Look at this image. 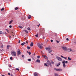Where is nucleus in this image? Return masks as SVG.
I'll return each instance as SVG.
<instances>
[{
	"label": "nucleus",
	"instance_id": "1",
	"mask_svg": "<svg viewBox=\"0 0 76 76\" xmlns=\"http://www.w3.org/2000/svg\"><path fill=\"white\" fill-rule=\"evenodd\" d=\"M11 53L13 56H16V52L15 51H12L11 52Z\"/></svg>",
	"mask_w": 76,
	"mask_h": 76
},
{
	"label": "nucleus",
	"instance_id": "2",
	"mask_svg": "<svg viewBox=\"0 0 76 76\" xmlns=\"http://www.w3.org/2000/svg\"><path fill=\"white\" fill-rule=\"evenodd\" d=\"M56 59H57V60H58V61H62V59L61 58H60L59 57L56 56Z\"/></svg>",
	"mask_w": 76,
	"mask_h": 76
},
{
	"label": "nucleus",
	"instance_id": "3",
	"mask_svg": "<svg viewBox=\"0 0 76 76\" xmlns=\"http://www.w3.org/2000/svg\"><path fill=\"white\" fill-rule=\"evenodd\" d=\"M62 48L64 50V51H67V48L66 47H62Z\"/></svg>",
	"mask_w": 76,
	"mask_h": 76
},
{
	"label": "nucleus",
	"instance_id": "4",
	"mask_svg": "<svg viewBox=\"0 0 76 76\" xmlns=\"http://www.w3.org/2000/svg\"><path fill=\"white\" fill-rule=\"evenodd\" d=\"M54 70H56V71H58V72H61V71H62V69H57L55 68Z\"/></svg>",
	"mask_w": 76,
	"mask_h": 76
},
{
	"label": "nucleus",
	"instance_id": "5",
	"mask_svg": "<svg viewBox=\"0 0 76 76\" xmlns=\"http://www.w3.org/2000/svg\"><path fill=\"white\" fill-rule=\"evenodd\" d=\"M37 45L38 46V47L40 48H43V47L42 46V45H41V44H40V43H38L37 44Z\"/></svg>",
	"mask_w": 76,
	"mask_h": 76
},
{
	"label": "nucleus",
	"instance_id": "6",
	"mask_svg": "<svg viewBox=\"0 0 76 76\" xmlns=\"http://www.w3.org/2000/svg\"><path fill=\"white\" fill-rule=\"evenodd\" d=\"M47 61V64H48L49 65H50V67H51L52 66V65H51V62H50V61H49V60H48Z\"/></svg>",
	"mask_w": 76,
	"mask_h": 76
},
{
	"label": "nucleus",
	"instance_id": "7",
	"mask_svg": "<svg viewBox=\"0 0 76 76\" xmlns=\"http://www.w3.org/2000/svg\"><path fill=\"white\" fill-rule=\"evenodd\" d=\"M62 63H63V67L64 68L66 67V65H65V61H62Z\"/></svg>",
	"mask_w": 76,
	"mask_h": 76
},
{
	"label": "nucleus",
	"instance_id": "8",
	"mask_svg": "<svg viewBox=\"0 0 76 76\" xmlns=\"http://www.w3.org/2000/svg\"><path fill=\"white\" fill-rule=\"evenodd\" d=\"M48 53H51L52 52V50H51V47H50L49 49L48 50Z\"/></svg>",
	"mask_w": 76,
	"mask_h": 76
},
{
	"label": "nucleus",
	"instance_id": "9",
	"mask_svg": "<svg viewBox=\"0 0 76 76\" xmlns=\"http://www.w3.org/2000/svg\"><path fill=\"white\" fill-rule=\"evenodd\" d=\"M20 54V51L19 50V49H18V55H19Z\"/></svg>",
	"mask_w": 76,
	"mask_h": 76
},
{
	"label": "nucleus",
	"instance_id": "10",
	"mask_svg": "<svg viewBox=\"0 0 76 76\" xmlns=\"http://www.w3.org/2000/svg\"><path fill=\"white\" fill-rule=\"evenodd\" d=\"M34 76H38V74L35 72L34 73Z\"/></svg>",
	"mask_w": 76,
	"mask_h": 76
},
{
	"label": "nucleus",
	"instance_id": "11",
	"mask_svg": "<svg viewBox=\"0 0 76 76\" xmlns=\"http://www.w3.org/2000/svg\"><path fill=\"white\" fill-rule=\"evenodd\" d=\"M68 51H70V52L72 51V52H73V51L71 49H68Z\"/></svg>",
	"mask_w": 76,
	"mask_h": 76
},
{
	"label": "nucleus",
	"instance_id": "12",
	"mask_svg": "<svg viewBox=\"0 0 76 76\" xmlns=\"http://www.w3.org/2000/svg\"><path fill=\"white\" fill-rule=\"evenodd\" d=\"M12 22H13V20H11L10 21L9 23V24H11V23H12Z\"/></svg>",
	"mask_w": 76,
	"mask_h": 76
},
{
	"label": "nucleus",
	"instance_id": "13",
	"mask_svg": "<svg viewBox=\"0 0 76 76\" xmlns=\"http://www.w3.org/2000/svg\"><path fill=\"white\" fill-rule=\"evenodd\" d=\"M44 57L46 59H48V57H47V56H46L45 55H44Z\"/></svg>",
	"mask_w": 76,
	"mask_h": 76
},
{
	"label": "nucleus",
	"instance_id": "14",
	"mask_svg": "<svg viewBox=\"0 0 76 76\" xmlns=\"http://www.w3.org/2000/svg\"><path fill=\"white\" fill-rule=\"evenodd\" d=\"M37 62H38V63H40V60L39 59H38L36 61Z\"/></svg>",
	"mask_w": 76,
	"mask_h": 76
},
{
	"label": "nucleus",
	"instance_id": "15",
	"mask_svg": "<svg viewBox=\"0 0 76 76\" xmlns=\"http://www.w3.org/2000/svg\"><path fill=\"white\" fill-rule=\"evenodd\" d=\"M31 15H30L28 16V19H31Z\"/></svg>",
	"mask_w": 76,
	"mask_h": 76
},
{
	"label": "nucleus",
	"instance_id": "16",
	"mask_svg": "<svg viewBox=\"0 0 76 76\" xmlns=\"http://www.w3.org/2000/svg\"><path fill=\"white\" fill-rule=\"evenodd\" d=\"M33 45V42H32L30 44L31 47H32V46Z\"/></svg>",
	"mask_w": 76,
	"mask_h": 76
},
{
	"label": "nucleus",
	"instance_id": "17",
	"mask_svg": "<svg viewBox=\"0 0 76 76\" xmlns=\"http://www.w3.org/2000/svg\"><path fill=\"white\" fill-rule=\"evenodd\" d=\"M27 48L28 50H29V49H30V48H31V47H29V46H27Z\"/></svg>",
	"mask_w": 76,
	"mask_h": 76
},
{
	"label": "nucleus",
	"instance_id": "18",
	"mask_svg": "<svg viewBox=\"0 0 76 76\" xmlns=\"http://www.w3.org/2000/svg\"><path fill=\"white\" fill-rule=\"evenodd\" d=\"M18 27H19L20 28H21V29L23 28V27H22V26H19Z\"/></svg>",
	"mask_w": 76,
	"mask_h": 76
},
{
	"label": "nucleus",
	"instance_id": "19",
	"mask_svg": "<svg viewBox=\"0 0 76 76\" xmlns=\"http://www.w3.org/2000/svg\"><path fill=\"white\" fill-rule=\"evenodd\" d=\"M54 75H55V76H58V74H57L56 73H55L54 74Z\"/></svg>",
	"mask_w": 76,
	"mask_h": 76
},
{
	"label": "nucleus",
	"instance_id": "20",
	"mask_svg": "<svg viewBox=\"0 0 76 76\" xmlns=\"http://www.w3.org/2000/svg\"><path fill=\"white\" fill-rule=\"evenodd\" d=\"M50 48V47H49V48H45L46 50H48Z\"/></svg>",
	"mask_w": 76,
	"mask_h": 76
},
{
	"label": "nucleus",
	"instance_id": "21",
	"mask_svg": "<svg viewBox=\"0 0 76 76\" xmlns=\"http://www.w3.org/2000/svg\"><path fill=\"white\" fill-rule=\"evenodd\" d=\"M70 58V57H69L68 58V60H72V58Z\"/></svg>",
	"mask_w": 76,
	"mask_h": 76
},
{
	"label": "nucleus",
	"instance_id": "22",
	"mask_svg": "<svg viewBox=\"0 0 76 76\" xmlns=\"http://www.w3.org/2000/svg\"><path fill=\"white\" fill-rule=\"evenodd\" d=\"M1 11H3V10H4V8H2L1 10Z\"/></svg>",
	"mask_w": 76,
	"mask_h": 76
},
{
	"label": "nucleus",
	"instance_id": "23",
	"mask_svg": "<svg viewBox=\"0 0 76 76\" xmlns=\"http://www.w3.org/2000/svg\"><path fill=\"white\" fill-rule=\"evenodd\" d=\"M18 7H16L15 8V10H18Z\"/></svg>",
	"mask_w": 76,
	"mask_h": 76
},
{
	"label": "nucleus",
	"instance_id": "24",
	"mask_svg": "<svg viewBox=\"0 0 76 76\" xmlns=\"http://www.w3.org/2000/svg\"><path fill=\"white\" fill-rule=\"evenodd\" d=\"M60 63L58 64V65H57V66H58H58H60Z\"/></svg>",
	"mask_w": 76,
	"mask_h": 76
},
{
	"label": "nucleus",
	"instance_id": "25",
	"mask_svg": "<svg viewBox=\"0 0 76 76\" xmlns=\"http://www.w3.org/2000/svg\"><path fill=\"white\" fill-rule=\"evenodd\" d=\"M16 70H18V71H19V70H20L18 68H16Z\"/></svg>",
	"mask_w": 76,
	"mask_h": 76
},
{
	"label": "nucleus",
	"instance_id": "26",
	"mask_svg": "<svg viewBox=\"0 0 76 76\" xmlns=\"http://www.w3.org/2000/svg\"><path fill=\"white\" fill-rule=\"evenodd\" d=\"M28 61H31V59H28Z\"/></svg>",
	"mask_w": 76,
	"mask_h": 76
},
{
	"label": "nucleus",
	"instance_id": "27",
	"mask_svg": "<svg viewBox=\"0 0 76 76\" xmlns=\"http://www.w3.org/2000/svg\"><path fill=\"white\" fill-rule=\"evenodd\" d=\"M28 29V31H30V30H31V29H30V28H29V27H28L27 28Z\"/></svg>",
	"mask_w": 76,
	"mask_h": 76
},
{
	"label": "nucleus",
	"instance_id": "28",
	"mask_svg": "<svg viewBox=\"0 0 76 76\" xmlns=\"http://www.w3.org/2000/svg\"><path fill=\"white\" fill-rule=\"evenodd\" d=\"M31 53L30 52H28V54L29 55H31Z\"/></svg>",
	"mask_w": 76,
	"mask_h": 76
},
{
	"label": "nucleus",
	"instance_id": "29",
	"mask_svg": "<svg viewBox=\"0 0 76 76\" xmlns=\"http://www.w3.org/2000/svg\"><path fill=\"white\" fill-rule=\"evenodd\" d=\"M45 66H48V65H47V64H45Z\"/></svg>",
	"mask_w": 76,
	"mask_h": 76
},
{
	"label": "nucleus",
	"instance_id": "30",
	"mask_svg": "<svg viewBox=\"0 0 76 76\" xmlns=\"http://www.w3.org/2000/svg\"><path fill=\"white\" fill-rule=\"evenodd\" d=\"M2 33H3V32H2V31H0V34H2Z\"/></svg>",
	"mask_w": 76,
	"mask_h": 76
},
{
	"label": "nucleus",
	"instance_id": "31",
	"mask_svg": "<svg viewBox=\"0 0 76 76\" xmlns=\"http://www.w3.org/2000/svg\"><path fill=\"white\" fill-rule=\"evenodd\" d=\"M24 31H25V32H26V33H28V31H26V30H25Z\"/></svg>",
	"mask_w": 76,
	"mask_h": 76
},
{
	"label": "nucleus",
	"instance_id": "32",
	"mask_svg": "<svg viewBox=\"0 0 76 76\" xmlns=\"http://www.w3.org/2000/svg\"><path fill=\"white\" fill-rule=\"evenodd\" d=\"M56 42H57V43H59V41L57 40H56Z\"/></svg>",
	"mask_w": 76,
	"mask_h": 76
},
{
	"label": "nucleus",
	"instance_id": "33",
	"mask_svg": "<svg viewBox=\"0 0 76 76\" xmlns=\"http://www.w3.org/2000/svg\"><path fill=\"white\" fill-rule=\"evenodd\" d=\"M37 57L38 58H40V56H37Z\"/></svg>",
	"mask_w": 76,
	"mask_h": 76
},
{
	"label": "nucleus",
	"instance_id": "34",
	"mask_svg": "<svg viewBox=\"0 0 76 76\" xmlns=\"http://www.w3.org/2000/svg\"><path fill=\"white\" fill-rule=\"evenodd\" d=\"M24 45V44H23V43H22L21 44V45H22V46H23Z\"/></svg>",
	"mask_w": 76,
	"mask_h": 76
},
{
	"label": "nucleus",
	"instance_id": "35",
	"mask_svg": "<svg viewBox=\"0 0 76 76\" xmlns=\"http://www.w3.org/2000/svg\"><path fill=\"white\" fill-rule=\"evenodd\" d=\"M20 40H19V42H18V43H19V44H20Z\"/></svg>",
	"mask_w": 76,
	"mask_h": 76
},
{
	"label": "nucleus",
	"instance_id": "36",
	"mask_svg": "<svg viewBox=\"0 0 76 76\" xmlns=\"http://www.w3.org/2000/svg\"><path fill=\"white\" fill-rule=\"evenodd\" d=\"M64 58H65V59H67V57H64Z\"/></svg>",
	"mask_w": 76,
	"mask_h": 76
},
{
	"label": "nucleus",
	"instance_id": "37",
	"mask_svg": "<svg viewBox=\"0 0 76 76\" xmlns=\"http://www.w3.org/2000/svg\"><path fill=\"white\" fill-rule=\"evenodd\" d=\"M9 28H12V26L11 25L10 26Z\"/></svg>",
	"mask_w": 76,
	"mask_h": 76
},
{
	"label": "nucleus",
	"instance_id": "38",
	"mask_svg": "<svg viewBox=\"0 0 76 76\" xmlns=\"http://www.w3.org/2000/svg\"><path fill=\"white\" fill-rule=\"evenodd\" d=\"M6 31H7V32H9V30L7 29H6Z\"/></svg>",
	"mask_w": 76,
	"mask_h": 76
},
{
	"label": "nucleus",
	"instance_id": "39",
	"mask_svg": "<svg viewBox=\"0 0 76 76\" xmlns=\"http://www.w3.org/2000/svg\"><path fill=\"white\" fill-rule=\"evenodd\" d=\"M10 60H12V57H11L10 58Z\"/></svg>",
	"mask_w": 76,
	"mask_h": 76
},
{
	"label": "nucleus",
	"instance_id": "40",
	"mask_svg": "<svg viewBox=\"0 0 76 76\" xmlns=\"http://www.w3.org/2000/svg\"><path fill=\"white\" fill-rule=\"evenodd\" d=\"M68 63V61H65V63H66V64H67V63Z\"/></svg>",
	"mask_w": 76,
	"mask_h": 76
},
{
	"label": "nucleus",
	"instance_id": "41",
	"mask_svg": "<svg viewBox=\"0 0 76 76\" xmlns=\"http://www.w3.org/2000/svg\"><path fill=\"white\" fill-rule=\"evenodd\" d=\"M35 36L36 37H38V34H37Z\"/></svg>",
	"mask_w": 76,
	"mask_h": 76
},
{
	"label": "nucleus",
	"instance_id": "42",
	"mask_svg": "<svg viewBox=\"0 0 76 76\" xmlns=\"http://www.w3.org/2000/svg\"><path fill=\"white\" fill-rule=\"evenodd\" d=\"M66 41H69V39L68 38H67L66 39Z\"/></svg>",
	"mask_w": 76,
	"mask_h": 76
},
{
	"label": "nucleus",
	"instance_id": "43",
	"mask_svg": "<svg viewBox=\"0 0 76 76\" xmlns=\"http://www.w3.org/2000/svg\"><path fill=\"white\" fill-rule=\"evenodd\" d=\"M50 41L51 42H53V40L52 39L50 40Z\"/></svg>",
	"mask_w": 76,
	"mask_h": 76
},
{
	"label": "nucleus",
	"instance_id": "44",
	"mask_svg": "<svg viewBox=\"0 0 76 76\" xmlns=\"http://www.w3.org/2000/svg\"><path fill=\"white\" fill-rule=\"evenodd\" d=\"M7 49H9V47H8V46H7Z\"/></svg>",
	"mask_w": 76,
	"mask_h": 76
},
{
	"label": "nucleus",
	"instance_id": "45",
	"mask_svg": "<svg viewBox=\"0 0 76 76\" xmlns=\"http://www.w3.org/2000/svg\"><path fill=\"white\" fill-rule=\"evenodd\" d=\"M54 62H51V64H54Z\"/></svg>",
	"mask_w": 76,
	"mask_h": 76
},
{
	"label": "nucleus",
	"instance_id": "46",
	"mask_svg": "<svg viewBox=\"0 0 76 76\" xmlns=\"http://www.w3.org/2000/svg\"><path fill=\"white\" fill-rule=\"evenodd\" d=\"M7 46H8V47H10V45H7Z\"/></svg>",
	"mask_w": 76,
	"mask_h": 76
},
{
	"label": "nucleus",
	"instance_id": "47",
	"mask_svg": "<svg viewBox=\"0 0 76 76\" xmlns=\"http://www.w3.org/2000/svg\"><path fill=\"white\" fill-rule=\"evenodd\" d=\"M61 57H62V58H64V57H63L62 56H61Z\"/></svg>",
	"mask_w": 76,
	"mask_h": 76
},
{
	"label": "nucleus",
	"instance_id": "48",
	"mask_svg": "<svg viewBox=\"0 0 76 76\" xmlns=\"http://www.w3.org/2000/svg\"><path fill=\"white\" fill-rule=\"evenodd\" d=\"M8 75H10V73H8Z\"/></svg>",
	"mask_w": 76,
	"mask_h": 76
},
{
	"label": "nucleus",
	"instance_id": "49",
	"mask_svg": "<svg viewBox=\"0 0 76 76\" xmlns=\"http://www.w3.org/2000/svg\"><path fill=\"white\" fill-rule=\"evenodd\" d=\"M22 57H23V58L24 57V55H22Z\"/></svg>",
	"mask_w": 76,
	"mask_h": 76
},
{
	"label": "nucleus",
	"instance_id": "50",
	"mask_svg": "<svg viewBox=\"0 0 76 76\" xmlns=\"http://www.w3.org/2000/svg\"><path fill=\"white\" fill-rule=\"evenodd\" d=\"M40 26V24H39L37 25V26H38V27H39V26Z\"/></svg>",
	"mask_w": 76,
	"mask_h": 76
},
{
	"label": "nucleus",
	"instance_id": "51",
	"mask_svg": "<svg viewBox=\"0 0 76 76\" xmlns=\"http://www.w3.org/2000/svg\"><path fill=\"white\" fill-rule=\"evenodd\" d=\"M9 67H12V66L11 65H10L9 66Z\"/></svg>",
	"mask_w": 76,
	"mask_h": 76
},
{
	"label": "nucleus",
	"instance_id": "52",
	"mask_svg": "<svg viewBox=\"0 0 76 76\" xmlns=\"http://www.w3.org/2000/svg\"><path fill=\"white\" fill-rule=\"evenodd\" d=\"M4 34L5 35H6V34H7V33L6 32H5Z\"/></svg>",
	"mask_w": 76,
	"mask_h": 76
},
{
	"label": "nucleus",
	"instance_id": "53",
	"mask_svg": "<svg viewBox=\"0 0 76 76\" xmlns=\"http://www.w3.org/2000/svg\"><path fill=\"white\" fill-rule=\"evenodd\" d=\"M26 42L27 43V44H28V42L27 41H26Z\"/></svg>",
	"mask_w": 76,
	"mask_h": 76
},
{
	"label": "nucleus",
	"instance_id": "54",
	"mask_svg": "<svg viewBox=\"0 0 76 76\" xmlns=\"http://www.w3.org/2000/svg\"><path fill=\"white\" fill-rule=\"evenodd\" d=\"M23 44H26V43L25 42H23Z\"/></svg>",
	"mask_w": 76,
	"mask_h": 76
},
{
	"label": "nucleus",
	"instance_id": "55",
	"mask_svg": "<svg viewBox=\"0 0 76 76\" xmlns=\"http://www.w3.org/2000/svg\"><path fill=\"white\" fill-rule=\"evenodd\" d=\"M75 44H76V40L75 41Z\"/></svg>",
	"mask_w": 76,
	"mask_h": 76
},
{
	"label": "nucleus",
	"instance_id": "56",
	"mask_svg": "<svg viewBox=\"0 0 76 76\" xmlns=\"http://www.w3.org/2000/svg\"><path fill=\"white\" fill-rule=\"evenodd\" d=\"M1 48H3V46H1Z\"/></svg>",
	"mask_w": 76,
	"mask_h": 76
},
{
	"label": "nucleus",
	"instance_id": "57",
	"mask_svg": "<svg viewBox=\"0 0 76 76\" xmlns=\"http://www.w3.org/2000/svg\"><path fill=\"white\" fill-rule=\"evenodd\" d=\"M11 76H13V75H11Z\"/></svg>",
	"mask_w": 76,
	"mask_h": 76
},
{
	"label": "nucleus",
	"instance_id": "58",
	"mask_svg": "<svg viewBox=\"0 0 76 76\" xmlns=\"http://www.w3.org/2000/svg\"><path fill=\"white\" fill-rule=\"evenodd\" d=\"M10 37H11V36H9V37H10Z\"/></svg>",
	"mask_w": 76,
	"mask_h": 76
},
{
	"label": "nucleus",
	"instance_id": "59",
	"mask_svg": "<svg viewBox=\"0 0 76 76\" xmlns=\"http://www.w3.org/2000/svg\"><path fill=\"white\" fill-rule=\"evenodd\" d=\"M27 53H29V52H28V51H27Z\"/></svg>",
	"mask_w": 76,
	"mask_h": 76
},
{
	"label": "nucleus",
	"instance_id": "60",
	"mask_svg": "<svg viewBox=\"0 0 76 76\" xmlns=\"http://www.w3.org/2000/svg\"><path fill=\"white\" fill-rule=\"evenodd\" d=\"M41 44L42 45H43L42 43Z\"/></svg>",
	"mask_w": 76,
	"mask_h": 76
},
{
	"label": "nucleus",
	"instance_id": "61",
	"mask_svg": "<svg viewBox=\"0 0 76 76\" xmlns=\"http://www.w3.org/2000/svg\"><path fill=\"white\" fill-rule=\"evenodd\" d=\"M51 55H53V54H51Z\"/></svg>",
	"mask_w": 76,
	"mask_h": 76
},
{
	"label": "nucleus",
	"instance_id": "62",
	"mask_svg": "<svg viewBox=\"0 0 76 76\" xmlns=\"http://www.w3.org/2000/svg\"><path fill=\"white\" fill-rule=\"evenodd\" d=\"M56 36H57V35H56Z\"/></svg>",
	"mask_w": 76,
	"mask_h": 76
},
{
	"label": "nucleus",
	"instance_id": "63",
	"mask_svg": "<svg viewBox=\"0 0 76 76\" xmlns=\"http://www.w3.org/2000/svg\"><path fill=\"white\" fill-rule=\"evenodd\" d=\"M12 33H13V32Z\"/></svg>",
	"mask_w": 76,
	"mask_h": 76
},
{
	"label": "nucleus",
	"instance_id": "64",
	"mask_svg": "<svg viewBox=\"0 0 76 76\" xmlns=\"http://www.w3.org/2000/svg\"><path fill=\"white\" fill-rule=\"evenodd\" d=\"M34 55H35V54H34Z\"/></svg>",
	"mask_w": 76,
	"mask_h": 76
}]
</instances>
